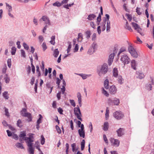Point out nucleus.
Masks as SVG:
<instances>
[{"label":"nucleus","instance_id":"7c9ffc66","mask_svg":"<svg viewBox=\"0 0 154 154\" xmlns=\"http://www.w3.org/2000/svg\"><path fill=\"white\" fill-rule=\"evenodd\" d=\"M110 23L109 21H107V23L106 31L107 32L110 31Z\"/></svg>","mask_w":154,"mask_h":154},{"label":"nucleus","instance_id":"c9c22d12","mask_svg":"<svg viewBox=\"0 0 154 154\" xmlns=\"http://www.w3.org/2000/svg\"><path fill=\"white\" fill-rule=\"evenodd\" d=\"M4 79L6 83H8L9 82L10 79L8 76V75L7 74H5L4 77Z\"/></svg>","mask_w":154,"mask_h":154},{"label":"nucleus","instance_id":"393cba45","mask_svg":"<svg viewBox=\"0 0 154 154\" xmlns=\"http://www.w3.org/2000/svg\"><path fill=\"white\" fill-rule=\"evenodd\" d=\"M109 81L108 79H106L104 82V87L106 89L109 88Z\"/></svg>","mask_w":154,"mask_h":154},{"label":"nucleus","instance_id":"dca6fc26","mask_svg":"<svg viewBox=\"0 0 154 154\" xmlns=\"http://www.w3.org/2000/svg\"><path fill=\"white\" fill-rule=\"evenodd\" d=\"M78 133L80 137H82L83 138L85 137V131L84 130H81L79 129L78 131Z\"/></svg>","mask_w":154,"mask_h":154},{"label":"nucleus","instance_id":"a18cd8bd","mask_svg":"<svg viewBox=\"0 0 154 154\" xmlns=\"http://www.w3.org/2000/svg\"><path fill=\"white\" fill-rule=\"evenodd\" d=\"M42 46L44 51H45L47 48V46L45 42H44L42 43Z\"/></svg>","mask_w":154,"mask_h":154},{"label":"nucleus","instance_id":"c03bdc74","mask_svg":"<svg viewBox=\"0 0 154 154\" xmlns=\"http://www.w3.org/2000/svg\"><path fill=\"white\" fill-rule=\"evenodd\" d=\"M16 48L14 47H13L11 48V54L12 55L15 54L16 51Z\"/></svg>","mask_w":154,"mask_h":154},{"label":"nucleus","instance_id":"5701e85b","mask_svg":"<svg viewBox=\"0 0 154 154\" xmlns=\"http://www.w3.org/2000/svg\"><path fill=\"white\" fill-rule=\"evenodd\" d=\"M96 17V15L92 14H90L88 16L87 19L90 20H91L94 19Z\"/></svg>","mask_w":154,"mask_h":154},{"label":"nucleus","instance_id":"c85d7f7f","mask_svg":"<svg viewBox=\"0 0 154 154\" xmlns=\"http://www.w3.org/2000/svg\"><path fill=\"white\" fill-rule=\"evenodd\" d=\"M16 146L18 148L21 149H24V147L23 146V145L20 143H17L15 144Z\"/></svg>","mask_w":154,"mask_h":154},{"label":"nucleus","instance_id":"de8ad7c7","mask_svg":"<svg viewBox=\"0 0 154 154\" xmlns=\"http://www.w3.org/2000/svg\"><path fill=\"white\" fill-rule=\"evenodd\" d=\"M7 64L8 67L10 68L11 66V59H8L7 60Z\"/></svg>","mask_w":154,"mask_h":154},{"label":"nucleus","instance_id":"864d4df0","mask_svg":"<svg viewBox=\"0 0 154 154\" xmlns=\"http://www.w3.org/2000/svg\"><path fill=\"white\" fill-rule=\"evenodd\" d=\"M41 138H42V140L41 141V143L42 145H43L45 143V138L43 135H41Z\"/></svg>","mask_w":154,"mask_h":154},{"label":"nucleus","instance_id":"f257e3e1","mask_svg":"<svg viewBox=\"0 0 154 154\" xmlns=\"http://www.w3.org/2000/svg\"><path fill=\"white\" fill-rule=\"evenodd\" d=\"M108 70L107 64L106 63H104L101 66L100 69L97 70V72L99 76L101 77L107 73Z\"/></svg>","mask_w":154,"mask_h":154},{"label":"nucleus","instance_id":"412c9836","mask_svg":"<svg viewBox=\"0 0 154 154\" xmlns=\"http://www.w3.org/2000/svg\"><path fill=\"white\" fill-rule=\"evenodd\" d=\"M109 123L108 122H104L103 126V130L104 131H107L108 130L109 128Z\"/></svg>","mask_w":154,"mask_h":154},{"label":"nucleus","instance_id":"4c0bfd02","mask_svg":"<svg viewBox=\"0 0 154 154\" xmlns=\"http://www.w3.org/2000/svg\"><path fill=\"white\" fill-rule=\"evenodd\" d=\"M109 110L108 107H107L106 109V112L105 113V117L106 120H107L109 117Z\"/></svg>","mask_w":154,"mask_h":154},{"label":"nucleus","instance_id":"6e6552de","mask_svg":"<svg viewBox=\"0 0 154 154\" xmlns=\"http://www.w3.org/2000/svg\"><path fill=\"white\" fill-rule=\"evenodd\" d=\"M110 141L113 146L116 147H118L119 146L120 142L119 140L111 138Z\"/></svg>","mask_w":154,"mask_h":154},{"label":"nucleus","instance_id":"052dcab7","mask_svg":"<svg viewBox=\"0 0 154 154\" xmlns=\"http://www.w3.org/2000/svg\"><path fill=\"white\" fill-rule=\"evenodd\" d=\"M69 101L70 104L72 106H73V107H75V106L76 105L75 103L74 100H70Z\"/></svg>","mask_w":154,"mask_h":154},{"label":"nucleus","instance_id":"79ce46f5","mask_svg":"<svg viewBox=\"0 0 154 154\" xmlns=\"http://www.w3.org/2000/svg\"><path fill=\"white\" fill-rule=\"evenodd\" d=\"M6 8L8 9V11H11L12 10V7L8 3H6Z\"/></svg>","mask_w":154,"mask_h":154},{"label":"nucleus","instance_id":"0e129e2a","mask_svg":"<svg viewBox=\"0 0 154 154\" xmlns=\"http://www.w3.org/2000/svg\"><path fill=\"white\" fill-rule=\"evenodd\" d=\"M21 54L22 57H26L25 53V51L22 49L21 50Z\"/></svg>","mask_w":154,"mask_h":154},{"label":"nucleus","instance_id":"473e14b6","mask_svg":"<svg viewBox=\"0 0 154 154\" xmlns=\"http://www.w3.org/2000/svg\"><path fill=\"white\" fill-rule=\"evenodd\" d=\"M85 140H83L81 142V149L83 150L85 148Z\"/></svg>","mask_w":154,"mask_h":154},{"label":"nucleus","instance_id":"4be33fe9","mask_svg":"<svg viewBox=\"0 0 154 154\" xmlns=\"http://www.w3.org/2000/svg\"><path fill=\"white\" fill-rule=\"evenodd\" d=\"M136 74L138 75L137 77L140 79H143L145 76L143 73L140 72H136Z\"/></svg>","mask_w":154,"mask_h":154},{"label":"nucleus","instance_id":"6e6d98bb","mask_svg":"<svg viewBox=\"0 0 154 154\" xmlns=\"http://www.w3.org/2000/svg\"><path fill=\"white\" fill-rule=\"evenodd\" d=\"M12 136V138L15 140H17L18 139V137L16 134L13 133Z\"/></svg>","mask_w":154,"mask_h":154},{"label":"nucleus","instance_id":"7ed1b4c3","mask_svg":"<svg viewBox=\"0 0 154 154\" xmlns=\"http://www.w3.org/2000/svg\"><path fill=\"white\" fill-rule=\"evenodd\" d=\"M108 103L110 105H118L119 103V100L116 98L113 99V100L111 98L108 99Z\"/></svg>","mask_w":154,"mask_h":154},{"label":"nucleus","instance_id":"a878e982","mask_svg":"<svg viewBox=\"0 0 154 154\" xmlns=\"http://www.w3.org/2000/svg\"><path fill=\"white\" fill-rule=\"evenodd\" d=\"M71 147L72 148V151L73 152H76L77 150L78 149L76 148V144L75 143H73L71 144Z\"/></svg>","mask_w":154,"mask_h":154},{"label":"nucleus","instance_id":"a19ab883","mask_svg":"<svg viewBox=\"0 0 154 154\" xmlns=\"http://www.w3.org/2000/svg\"><path fill=\"white\" fill-rule=\"evenodd\" d=\"M7 66L5 64L3 66L2 69V72L3 73H5L7 69Z\"/></svg>","mask_w":154,"mask_h":154},{"label":"nucleus","instance_id":"f8f14e48","mask_svg":"<svg viewBox=\"0 0 154 154\" xmlns=\"http://www.w3.org/2000/svg\"><path fill=\"white\" fill-rule=\"evenodd\" d=\"M41 19L45 22V23L46 24H48V25H51L50 20L46 16H43L40 20Z\"/></svg>","mask_w":154,"mask_h":154},{"label":"nucleus","instance_id":"e433bc0d","mask_svg":"<svg viewBox=\"0 0 154 154\" xmlns=\"http://www.w3.org/2000/svg\"><path fill=\"white\" fill-rule=\"evenodd\" d=\"M4 109H5V116L9 117L10 116V115L8 112V109L5 107H4Z\"/></svg>","mask_w":154,"mask_h":154},{"label":"nucleus","instance_id":"cd10ccee","mask_svg":"<svg viewBox=\"0 0 154 154\" xmlns=\"http://www.w3.org/2000/svg\"><path fill=\"white\" fill-rule=\"evenodd\" d=\"M59 53L58 49H56L54 51L53 55L55 57H57L59 55Z\"/></svg>","mask_w":154,"mask_h":154},{"label":"nucleus","instance_id":"58836bf2","mask_svg":"<svg viewBox=\"0 0 154 154\" xmlns=\"http://www.w3.org/2000/svg\"><path fill=\"white\" fill-rule=\"evenodd\" d=\"M146 89L149 90L150 91L152 90V84H147L146 85Z\"/></svg>","mask_w":154,"mask_h":154},{"label":"nucleus","instance_id":"9d476101","mask_svg":"<svg viewBox=\"0 0 154 154\" xmlns=\"http://www.w3.org/2000/svg\"><path fill=\"white\" fill-rule=\"evenodd\" d=\"M115 55L114 53H112L109 56V57L108 60V63L109 66H110L113 62V60Z\"/></svg>","mask_w":154,"mask_h":154},{"label":"nucleus","instance_id":"603ef678","mask_svg":"<svg viewBox=\"0 0 154 154\" xmlns=\"http://www.w3.org/2000/svg\"><path fill=\"white\" fill-rule=\"evenodd\" d=\"M56 128L57 132V133L59 134H60L61 133V130L60 128L57 125L56 126Z\"/></svg>","mask_w":154,"mask_h":154},{"label":"nucleus","instance_id":"680f3d73","mask_svg":"<svg viewBox=\"0 0 154 154\" xmlns=\"http://www.w3.org/2000/svg\"><path fill=\"white\" fill-rule=\"evenodd\" d=\"M125 15L127 17V19L130 21H131L132 19L131 16L128 14H126Z\"/></svg>","mask_w":154,"mask_h":154},{"label":"nucleus","instance_id":"ddd939ff","mask_svg":"<svg viewBox=\"0 0 154 154\" xmlns=\"http://www.w3.org/2000/svg\"><path fill=\"white\" fill-rule=\"evenodd\" d=\"M131 24L132 26L134 28V29L137 30L138 32H140L141 29L139 27L138 24L135 23H132Z\"/></svg>","mask_w":154,"mask_h":154},{"label":"nucleus","instance_id":"b1692460","mask_svg":"<svg viewBox=\"0 0 154 154\" xmlns=\"http://www.w3.org/2000/svg\"><path fill=\"white\" fill-rule=\"evenodd\" d=\"M131 67L134 69L135 70L136 69V62L134 60H132L131 62Z\"/></svg>","mask_w":154,"mask_h":154},{"label":"nucleus","instance_id":"774afa93","mask_svg":"<svg viewBox=\"0 0 154 154\" xmlns=\"http://www.w3.org/2000/svg\"><path fill=\"white\" fill-rule=\"evenodd\" d=\"M97 45L96 44L95 42H93L91 45V47H90L91 48H93L94 50H95L96 46Z\"/></svg>","mask_w":154,"mask_h":154},{"label":"nucleus","instance_id":"aec40b11","mask_svg":"<svg viewBox=\"0 0 154 154\" xmlns=\"http://www.w3.org/2000/svg\"><path fill=\"white\" fill-rule=\"evenodd\" d=\"M83 35L81 33L78 34L77 41L79 42H81L83 40Z\"/></svg>","mask_w":154,"mask_h":154},{"label":"nucleus","instance_id":"2f4dec72","mask_svg":"<svg viewBox=\"0 0 154 154\" xmlns=\"http://www.w3.org/2000/svg\"><path fill=\"white\" fill-rule=\"evenodd\" d=\"M53 5L54 6L60 7L62 5V3L59 2L58 1H57L55 2L53 4Z\"/></svg>","mask_w":154,"mask_h":154},{"label":"nucleus","instance_id":"4468645a","mask_svg":"<svg viewBox=\"0 0 154 154\" xmlns=\"http://www.w3.org/2000/svg\"><path fill=\"white\" fill-rule=\"evenodd\" d=\"M77 97L78 98V101L80 107L82 106L81 95L80 92H78L77 94Z\"/></svg>","mask_w":154,"mask_h":154},{"label":"nucleus","instance_id":"5fc2aeb1","mask_svg":"<svg viewBox=\"0 0 154 154\" xmlns=\"http://www.w3.org/2000/svg\"><path fill=\"white\" fill-rule=\"evenodd\" d=\"M38 38L39 40V42L40 43H42V42L43 41L44 39L42 35L39 36Z\"/></svg>","mask_w":154,"mask_h":154},{"label":"nucleus","instance_id":"bf43d9fd","mask_svg":"<svg viewBox=\"0 0 154 154\" xmlns=\"http://www.w3.org/2000/svg\"><path fill=\"white\" fill-rule=\"evenodd\" d=\"M90 25L92 28L94 29L96 28V25L93 22H90Z\"/></svg>","mask_w":154,"mask_h":154},{"label":"nucleus","instance_id":"a211bd4d","mask_svg":"<svg viewBox=\"0 0 154 154\" xmlns=\"http://www.w3.org/2000/svg\"><path fill=\"white\" fill-rule=\"evenodd\" d=\"M76 74L80 76L83 79H85L88 77H89L91 75H86L83 74H79L78 73H75Z\"/></svg>","mask_w":154,"mask_h":154},{"label":"nucleus","instance_id":"c756f323","mask_svg":"<svg viewBox=\"0 0 154 154\" xmlns=\"http://www.w3.org/2000/svg\"><path fill=\"white\" fill-rule=\"evenodd\" d=\"M33 141V139H31L29 141H28V142H26V143H27V146L29 147L32 146L33 143L32 142Z\"/></svg>","mask_w":154,"mask_h":154},{"label":"nucleus","instance_id":"49530a36","mask_svg":"<svg viewBox=\"0 0 154 154\" xmlns=\"http://www.w3.org/2000/svg\"><path fill=\"white\" fill-rule=\"evenodd\" d=\"M95 50L93 48H91V47L89 49L88 51V53L89 54H91L94 52Z\"/></svg>","mask_w":154,"mask_h":154},{"label":"nucleus","instance_id":"20e7f679","mask_svg":"<svg viewBox=\"0 0 154 154\" xmlns=\"http://www.w3.org/2000/svg\"><path fill=\"white\" fill-rule=\"evenodd\" d=\"M26 109L25 108H23L21 111V114L23 116L27 117L28 118V121L29 122L32 121V118L31 114L29 112H26Z\"/></svg>","mask_w":154,"mask_h":154},{"label":"nucleus","instance_id":"3c124183","mask_svg":"<svg viewBox=\"0 0 154 154\" xmlns=\"http://www.w3.org/2000/svg\"><path fill=\"white\" fill-rule=\"evenodd\" d=\"M106 19H105V20H103V27L102 28V31H104L105 29H106L105 24L106 23Z\"/></svg>","mask_w":154,"mask_h":154},{"label":"nucleus","instance_id":"e2e57ef3","mask_svg":"<svg viewBox=\"0 0 154 154\" xmlns=\"http://www.w3.org/2000/svg\"><path fill=\"white\" fill-rule=\"evenodd\" d=\"M140 8L138 7L136 9V12L139 15H140L142 14L141 12L140 11Z\"/></svg>","mask_w":154,"mask_h":154},{"label":"nucleus","instance_id":"8fccbe9b","mask_svg":"<svg viewBox=\"0 0 154 154\" xmlns=\"http://www.w3.org/2000/svg\"><path fill=\"white\" fill-rule=\"evenodd\" d=\"M2 124L3 126L5 127H8L9 125V124H8L7 122L5 120L3 121L2 122Z\"/></svg>","mask_w":154,"mask_h":154},{"label":"nucleus","instance_id":"f3484780","mask_svg":"<svg viewBox=\"0 0 154 154\" xmlns=\"http://www.w3.org/2000/svg\"><path fill=\"white\" fill-rule=\"evenodd\" d=\"M117 78H118L117 80L118 83L120 85L122 84L123 83L124 79L122 78V76L121 75H119L117 76Z\"/></svg>","mask_w":154,"mask_h":154},{"label":"nucleus","instance_id":"13d9d810","mask_svg":"<svg viewBox=\"0 0 154 154\" xmlns=\"http://www.w3.org/2000/svg\"><path fill=\"white\" fill-rule=\"evenodd\" d=\"M69 43V45L68 46L67 49V53H68L70 51L71 48V45L70 42H68Z\"/></svg>","mask_w":154,"mask_h":154},{"label":"nucleus","instance_id":"2eb2a0df","mask_svg":"<svg viewBox=\"0 0 154 154\" xmlns=\"http://www.w3.org/2000/svg\"><path fill=\"white\" fill-rule=\"evenodd\" d=\"M112 72L113 75L115 77L117 78V76L119 75L118 74V71L117 68H114Z\"/></svg>","mask_w":154,"mask_h":154},{"label":"nucleus","instance_id":"39448f33","mask_svg":"<svg viewBox=\"0 0 154 154\" xmlns=\"http://www.w3.org/2000/svg\"><path fill=\"white\" fill-rule=\"evenodd\" d=\"M128 51L132 56L135 58H137L138 54L134 48L131 45H129L128 47Z\"/></svg>","mask_w":154,"mask_h":154},{"label":"nucleus","instance_id":"f704fd0d","mask_svg":"<svg viewBox=\"0 0 154 154\" xmlns=\"http://www.w3.org/2000/svg\"><path fill=\"white\" fill-rule=\"evenodd\" d=\"M51 40L50 41V42L53 45H54L55 43V36H52L51 38Z\"/></svg>","mask_w":154,"mask_h":154},{"label":"nucleus","instance_id":"69168bd1","mask_svg":"<svg viewBox=\"0 0 154 154\" xmlns=\"http://www.w3.org/2000/svg\"><path fill=\"white\" fill-rule=\"evenodd\" d=\"M23 46L25 49L27 50L29 49V47L26 43H23Z\"/></svg>","mask_w":154,"mask_h":154},{"label":"nucleus","instance_id":"338daca9","mask_svg":"<svg viewBox=\"0 0 154 154\" xmlns=\"http://www.w3.org/2000/svg\"><path fill=\"white\" fill-rule=\"evenodd\" d=\"M97 22H100L101 21V16L100 14H99L98 17H97Z\"/></svg>","mask_w":154,"mask_h":154},{"label":"nucleus","instance_id":"4d7b16f0","mask_svg":"<svg viewBox=\"0 0 154 154\" xmlns=\"http://www.w3.org/2000/svg\"><path fill=\"white\" fill-rule=\"evenodd\" d=\"M79 45L78 44H75V48L74 49V52H77L79 49Z\"/></svg>","mask_w":154,"mask_h":154},{"label":"nucleus","instance_id":"423d86ee","mask_svg":"<svg viewBox=\"0 0 154 154\" xmlns=\"http://www.w3.org/2000/svg\"><path fill=\"white\" fill-rule=\"evenodd\" d=\"M113 116L117 120H120L124 116V114L120 111H116L113 113Z\"/></svg>","mask_w":154,"mask_h":154},{"label":"nucleus","instance_id":"37998d69","mask_svg":"<svg viewBox=\"0 0 154 154\" xmlns=\"http://www.w3.org/2000/svg\"><path fill=\"white\" fill-rule=\"evenodd\" d=\"M26 133L25 132H21L20 135H19V137H21L22 139H24V137L26 136Z\"/></svg>","mask_w":154,"mask_h":154},{"label":"nucleus","instance_id":"ea45409f","mask_svg":"<svg viewBox=\"0 0 154 154\" xmlns=\"http://www.w3.org/2000/svg\"><path fill=\"white\" fill-rule=\"evenodd\" d=\"M28 151L30 154H34V150L32 146L29 147Z\"/></svg>","mask_w":154,"mask_h":154},{"label":"nucleus","instance_id":"bb28decb","mask_svg":"<svg viewBox=\"0 0 154 154\" xmlns=\"http://www.w3.org/2000/svg\"><path fill=\"white\" fill-rule=\"evenodd\" d=\"M85 33L86 35V38L87 39H89L91 35V32L90 30H87L86 31Z\"/></svg>","mask_w":154,"mask_h":154},{"label":"nucleus","instance_id":"9b49d317","mask_svg":"<svg viewBox=\"0 0 154 154\" xmlns=\"http://www.w3.org/2000/svg\"><path fill=\"white\" fill-rule=\"evenodd\" d=\"M124 129L123 128H120L117 131V135L119 137H121L124 134Z\"/></svg>","mask_w":154,"mask_h":154},{"label":"nucleus","instance_id":"09e8293b","mask_svg":"<svg viewBox=\"0 0 154 154\" xmlns=\"http://www.w3.org/2000/svg\"><path fill=\"white\" fill-rule=\"evenodd\" d=\"M46 86L48 88H51L50 91V93H51L52 91L53 87H51L50 84L49 83H47L46 84Z\"/></svg>","mask_w":154,"mask_h":154},{"label":"nucleus","instance_id":"f03ea898","mask_svg":"<svg viewBox=\"0 0 154 154\" xmlns=\"http://www.w3.org/2000/svg\"><path fill=\"white\" fill-rule=\"evenodd\" d=\"M74 114L76 116L77 118L81 121H82V119L81 118L82 114L80 111V109L78 106L77 107H75L74 109Z\"/></svg>","mask_w":154,"mask_h":154},{"label":"nucleus","instance_id":"72a5a7b5","mask_svg":"<svg viewBox=\"0 0 154 154\" xmlns=\"http://www.w3.org/2000/svg\"><path fill=\"white\" fill-rule=\"evenodd\" d=\"M102 93L106 97H108L109 96V94L104 89V88H102Z\"/></svg>","mask_w":154,"mask_h":154},{"label":"nucleus","instance_id":"1a4fd4ad","mask_svg":"<svg viewBox=\"0 0 154 154\" xmlns=\"http://www.w3.org/2000/svg\"><path fill=\"white\" fill-rule=\"evenodd\" d=\"M117 89L115 86L112 85L111 86L109 89V91L110 93L112 94H115L117 91Z\"/></svg>","mask_w":154,"mask_h":154},{"label":"nucleus","instance_id":"6ab92c4d","mask_svg":"<svg viewBox=\"0 0 154 154\" xmlns=\"http://www.w3.org/2000/svg\"><path fill=\"white\" fill-rule=\"evenodd\" d=\"M3 97L5 100H8L9 98V94L8 93V92L7 91H5L2 93V94Z\"/></svg>","mask_w":154,"mask_h":154},{"label":"nucleus","instance_id":"0eeeda50","mask_svg":"<svg viewBox=\"0 0 154 154\" xmlns=\"http://www.w3.org/2000/svg\"><path fill=\"white\" fill-rule=\"evenodd\" d=\"M120 60L125 65L126 64H128L131 61V60L127 55L124 54L122 56Z\"/></svg>","mask_w":154,"mask_h":154}]
</instances>
